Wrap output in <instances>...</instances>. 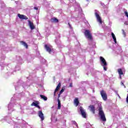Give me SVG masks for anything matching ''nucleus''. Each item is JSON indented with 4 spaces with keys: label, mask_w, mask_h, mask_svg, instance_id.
<instances>
[{
    "label": "nucleus",
    "mask_w": 128,
    "mask_h": 128,
    "mask_svg": "<svg viewBox=\"0 0 128 128\" xmlns=\"http://www.w3.org/2000/svg\"><path fill=\"white\" fill-rule=\"evenodd\" d=\"M98 115L99 116L102 122H106V114L102 110V107L100 106L98 108Z\"/></svg>",
    "instance_id": "nucleus-1"
},
{
    "label": "nucleus",
    "mask_w": 128,
    "mask_h": 128,
    "mask_svg": "<svg viewBox=\"0 0 128 128\" xmlns=\"http://www.w3.org/2000/svg\"><path fill=\"white\" fill-rule=\"evenodd\" d=\"M84 34L86 38H88V40H92V32L89 30H85Z\"/></svg>",
    "instance_id": "nucleus-2"
},
{
    "label": "nucleus",
    "mask_w": 128,
    "mask_h": 128,
    "mask_svg": "<svg viewBox=\"0 0 128 128\" xmlns=\"http://www.w3.org/2000/svg\"><path fill=\"white\" fill-rule=\"evenodd\" d=\"M100 60L101 61V62L102 64V66L104 68V70L105 71H106V66H108V64L106 63V59L104 58L102 56H100Z\"/></svg>",
    "instance_id": "nucleus-3"
},
{
    "label": "nucleus",
    "mask_w": 128,
    "mask_h": 128,
    "mask_svg": "<svg viewBox=\"0 0 128 128\" xmlns=\"http://www.w3.org/2000/svg\"><path fill=\"white\" fill-rule=\"evenodd\" d=\"M80 112L81 115L82 116V118H86V110L84 109L82 106H80L78 108Z\"/></svg>",
    "instance_id": "nucleus-4"
},
{
    "label": "nucleus",
    "mask_w": 128,
    "mask_h": 128,
    "mask_svg": "<svg viewBox=\"0 0 128 128\" xmlns=\"http://www.w3.org/2000/svg\"><path fill=\"white\" fill-rule=\"evenodd\" d=\"M100 94L104 100H108V94L104 90H102L100 92Z\"/></svg>",
    "instance_id": "nucleus-5"
},
{
    "label": "nucleus",
    "mask_w": 128,
    "mask_h": 128,
    "mask_svg": "<svg viewBox=\"0 0 128 128\" xmlns=\"http://www.w3.org/2000/svg\"><path fill=\"white\" fill-rule=\"evenodd\" d=\"M88 108H90V112H92L94 114H96V107L94 105H90L88 106Z\"/></svg>",
    "instance_id": "nucleus-6"
},
{
    "label": "nucleus",
    "mask_w": 128,
    "mask_h": 128,
    "mask_svg": "<svg viewBox=\"0 0 128 128\" xmlns=\"http://www.w3.org/2000/svg\"><path fill=\"white\" fill-rule=\"evenodd\" d=\"M18 16L20 18V20H28V16L24 15V14H18Z\"/></svg>",
    "instance_id": "nucleus-7"
},
{
    "label": "nucleus",
    "mask_w": 128,
    "mask_h": 128,
    "mask_svg": "<svg viewBox=\"0 0 128 128\" xmlns=\"http://www.w3.org/2000/svg\"><path fill=\"white\" fill-rule=\"evenodd\" d=\"M95 16L97 18L98 22H100V24H102V18L100 16V14H98L97 12H96Z\"/></svg>",
    "instance_id": "nucleus-8"
},
{
    "label": "nucleus",
    "mask_w": 128,
    "mask_h": 128,
    "mask_svg": "<svg viewBox=\"0 0 128 128\" xmlns=\"http://www.w3.org/2000/svg\"><path fill=\"white\" fill-rule=\"evenodd\" d=\"M38 116L40 118H41V120H44V113H42V112L40 110L38 112Z\"/></svg>",
    "instance_id": "nucleus-9"
},
{
    "label": "nucleus",
    "mask_w": 128,
    "mask_h": 128,
    "mask_svg": "<svg viewBox=\"0 0 128 128\" xmlns=\"http://www.w3.org/2000/svg\"><path fill=\"white\" fill-rule=\"evenodd\" d=\"M32 106H36V108H39V110H40V106H38V102H33L32 104H31Z\"/></svg>",
    "instance_id": "nucleus-10"
},
{
    "label": "nucleus",
    "mask_w": 128,
    "mask_h": 128,
    "mask_svg": "<svg viewBox=\"0 0 128 128\" xmlns=\"http://www.w3.org/2000/svg\"><path fill=\"white\" fill-rule=\"evenodd\" d=\"M28 22L30 28H31V30H34V28H36V27H34V23L30 22V20H28Z\"/></svg>",
    "instance_id": "nucleus-11"
},
{
    "label": "nucleus",
    "mask_w": 128,
    "mask_h": 128,
    "mask_svg": "<svg viewBox=\"0 0 128 128\" xmlns=\"http://www.w3.org/2000/svg\"><path fill=\"white\" fill-rule=\"evenodd\" d=\"M20 44L24 46L26 48H28V44H26V42L24 41H20Z\"/></svg>",
    "instance_id": "nucleus-12"
},
{
    "label": "nucleus",
    "mask_w": 128,
    "mask_h": 128,
    "mask_svg": "<svg viewBox=\"0 0 128 128\" xmlns=\"http://www.w3.org/2000/svg\"><path fill=\"white\" fill-rule=\"evenodd\" d=\"M44 48L50 54V52H52V49H50V46H48L47 44L44 45Z\"/></svg>",
    "instance_id": "nucleus-13"
},
{
    "label": "nucleus",
    "mask_w": 128,
    "mask_h": 128,
    "mask_svg": "<svg viewBox=\"0 0 128 128\" xmlns=\"http://www.w3.org/2000/svg\"><path fill=\"white\" fill-rule=\"evenodd\" d=\"M74 104H75L76 106H78L80 104V101H78V98H76L74 100Z\"/></svg>",
    "instance_id": "nucleus-14"
},
{
    "label": "nucleus",
    "mask_w": 128,
    "mask_h": 128,
    "mask_svg": "<svg viewBox=\"0 0 128 128\" xmlns=\"http://www.w3.org/2000/svg\"><path fill=\"white\" fill-rule=\"evenodd\" d=\"M118 74H119V76H120L124 74V72H122V68H118ZM120 78H122L121 76H120Z\"/></svg>",
    "instance_id": "nucleus-15"
},
{
    "label": "nucleus",
    "mask_w": 128,
    "mask_h": 128,
    "mask_svg": "<svg viewBox=\"0 0 128 128\" xmlns=\"http://www.w3.org/2000/svg\"><path fill=\"white\" fill-rule=\"evenodd\" d=\"M50 21L52 22H58V19L56 18H53L50 19Z\"/></svg>",
    "instance_id": "nucleus-16"
},
{
    "label": "nucleus",
    "mask_w": 128,
    "mask_h": 128,
    "mask_svg": "<svg viewBox=\"0 0 128 128\" xmlns=\"http://www.w3.org/2000/svg\"><path fill=\"white\" fill-rule=\"evenodd\" d=\"M58 110H60V108H62V104H60V98H58Z\"/></svg>",
    "instance_id": "nucleus-17"
},
{
    "label": "nucleus",
    "mask_w": 128,
    "mask_h": 128,
    "mask_svg": "<svg viewBox=\"0 0 128 128\" xmlns=\"http://www.w3.org/2000/svg\"><path fill=\"white\" fill-rule=\"evenodd\" d=\"M111 34L112 36V38L115 44H116V36L114 35V32H112Z\"/></svg>",
    "instance_id": "nucleus-18"
},
{
    "label": "nucleus",
    "mask_w": 128,
    "mask_h": 128,
    "mask_svg": "<svg viewBox=\"0 0 128 128\" xmlns=\"http://www.w3.org/2000/svg\"><path fill=\"white\" fill-rule=\"evenodd\" d=\"M40 96L41 98L44 100H48V98L44 95L40 94Z\"/></svg>",
    "instance_id": "nucleus-19"
},
{
    "label": "nucleus",
    "mask_w": 128,
    "mask_h": 128,
    "mask_svg": "<svg viewBox=\"0 0 128 128\" xmlns=\"http://www.w3.org/2000/svg\"><path fill=\"white\" fill-rule=\"evenodd\" d=\"M60 86H62L60 83H59L55 90V92L58 91V90H60Z\"/></svg>",
    "instance_id": "nucleus-20"
},
{
    "label": "nucleus",
    "mask_w": 128,
    "mask_h": 128,
    "mask_svg": "<svg viewBox=\"0 0 128 128\" xmlns=\"http://www.w3.org/2000/svg\"><path fill=\"white\" fill-rule=\"evenodd\" d=\"M64 92V88H62V90H60V93L62 94V92Z\"/></svg>",
    "instance_id": "nucleus-21"
},
{
    "label": "nucleus",
    "mask_w": 128,
    "mask_h": 128,
    "mask_svg": "<svg viewBox=\"0 0 128 128\" xmlns=\"http://www.w3.org/2000/svg\"><path fill=\"white\" fill-rule=\"evenodd\" d=\"M72 122H73V124H75V126H78V124L76 123V122L74 120L72 121Z\"/></svg>",
    "instance_id": "nucleus-22"
},
{
    "label": "nucleus",
    "mask_w": 128,
    "mask_h": 128,
    "mask_svg": "<svg viewBox=\"0 0 128 128\" xmlns=\"http://www.w3.org/2000/svg\"><path fill=\"white\" fill-rule=\"evenodd\" d=\"M122 34L124 36H126V32H124V30H122Z\"/></svg>",
    "instance_id": "nucleus-23"
},
{
    "label": "nucleus",
    "mask_w": 128,
    "mask_h": 128,
    "mask_svg": "<svg viewBox=\"0 0 128 128\" xmlns=\"http://www.w3.org/2000/svg\"><path fill=\"white\" fill-rule=\"evenodd\" d=\"M34 10H38V7H34Z\"/></svg>",
    "instance_id": "nucleus-24"
},
{
    "label": "nucleus",
    "mask_w": 128,
    "mask_h": 128,
    "mask_svg": "<svg viewBox=\"0 0 128 128\" xmlns=\"http://www.w3.org/2000/svg\"><path fill=\"white\" fill-rule=\"evenodd\" d=\"M70 88H72V83H70Z\"/></svg>",
    "instance_id": "nucleus-25"
},
{
    "label": "nucleus",
    "mask_w": 128,
    "mask_h": 128,
    "mask_svg": "<svg viewBox=\"0 0 128 128\" xmlns=\"http://www.w3.org/2000/svg\"><path fill=\"white\" fill-rule=\"evenodd\" d=\"M60 94H62L60 93L58 94V98H59L60 97Z\"/></svg>",
    "instance_id": "nucleus-26"
},
{
    "label": "nucleus",
    "mask_w": 128,
    "mask_h": 128,
    "mask_svg": "<svg viewBox=\"0 0 128 128\" xmlns=\"http://www.w3.org/2000/svg\"><path fill=\"white\" fill-rule=\"evenodd\" d=\"M126 102L128 104V95L126 97Z\"/></svg>",
    "instance_id": "nucleus-27"
},
{
    "label": "nucleus",
    "mask_w": 128,
    "mask_h": 128,
    "mask_svg": "<svg viewBox=\"0 0 128 128\" xmlns=\"http://www.w3.org/2000/svg\"><path fill=\"white\" fill-rule=\"evenodd\" d=\"M68 24L70 28H72V26H70V23H68Z\"/></svg>",
    "instance_id": "nucleus-28"
},
{
    "label": "nucleus",
    "mask_w": 128,
    "mask_h": 128,
    "mask_svg": "<svg viewBox=\"0 0 128 128\" xmlns=\"http://www.w3.org/2000/svg\"><path fill=\"white\" fill-rule=\"evenodd\" d=\"M68 24L70 28H72V26H70V23H68Z\"/></svg>",
    "instance_id": "nucleus-29"
},
{
    "label": "nucleus",
    "mask_w": 128,
    "mask_h": 128,
    "mask_svg": "<svg viewBox=\"0 0 128 128\" xmlns=\"http://www.w3.org/2000/svg\"><path fill=\"white\" fill-rule=\"evenodd\" d=\"M56 90H54V96H56Z\"/></svg>",
    "instance_id": "nucleus-30"
},
{
    "label": "nucleus",
    "mask_w": 128,
    "mask_h": 128,
    "mask_svg": "<svg viewBox=\"0 0 128 128\" xmlns=\"http://www.w3.org/2000/svg\"><path fill=\"white\" fill-rule=\"evenodd\" d=\"M122 84H124V83L122 82Z\"/></svg>",
    "instance_id": "nucleus-31"
},
{
    "label": "nucleus",
    "mask_w": 128,
    "mask_h": 128,
    "mask_svg": "<svg viewBox=\"0 0 128 128\" xmlns=\"http://www.w3.org/2000/svg\"><path fill=\"white\" fill-rule=\"evenodd\" d=\"M87 0V2H88V0Z\"/></svg>",
    "instance_id": "nucleus-32"
}]
</instances>
